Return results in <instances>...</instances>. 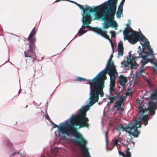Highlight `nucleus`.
<instances>
[{"mask_svg":"<svg viewBox=\"0 0 157 157\" xmlns=\"http://www.w3.org/2000/svg\"><path fill=\"white\" fill-rule=\"evenodd\" d=\"M111 61V58H110L107 62L106 68L92 80L87 81L90 88L89 98L90 101H87L86 102L87 104L82 106L76 115L73 114L72 117L66 121H89V119L86 117V112L90 110V107L98 101L99 95L101 97L103 96V90L105 87L104 81L106 79V74L108 71L109 73L117 72L115 66L113 63Z\"/></svg>","mask_w":157,"mask_h":157,"instance_id":"f257e3e1","label":"nucleus"},{"mask_svg":"<svg viewBox=\"0 0 157 157\" xmlns=\"http://www.w3.org/2000/svg\"><path fill=\"white\" fill-rule=\"evenodd\" d=\"M157 74V68L154 70ZM151 100L148 103L149 106L146 109L143 103H140V101H137L136 105L138 107L139 112L136 119L130 122L126 127H124L122 125L120 124L118 126L120 130L125 131L132 134L135 137H137L140 133L137 128H140L141 124H144L146 126L147 124L149 119L148 116L146 113H147L150 115L155 114V111L157 106V90H154L151 96Z\"/></svg>","mask_w":157,"mask_h":157,"instance_id":"f03ea898","label":"nucleus"},{"mask_svg":"<svg viewBox=\"0 0 157 157\" xmlns=\"http://www.w3.org/2000/svg\"><path fill=\"white\" fill-rule=\"evenodd\" d=\"M117 0H109L100 6L99 8L95 9V11H98L97 14L99 17L105 13L104 10H107L106 16H109L108 21L105 22V27L108 28L109 26L111 27L117 26L116 22L114 20V16L115 13L116 8V3ZM125 0H122V2L124 3Z\"/></svg>","mask_w":157,"mask_h":157,"instance_id":"7ed1b4c3","label":"nucleus"},{"mask_svg":"<svg viewBox=\"0 0 157 157\" xmlns=\"http://www.w3.org/2000/svg\"><path fill=\"white\" fill-rule=\"evenodd\" d=\"M124 39L128 40L131 44H134L138 41H140V43L143 48L146 47L148 50L147 53L151 55H153V51L151 46L149 45V42L141 33H139L132 30L128 25L123 31Z\"/></svg>","mask_w":157,"mask_h":157,"instance_id":"20e7f679","label":"nucleus"},{"mask_svg":"<svg viewBox=\"0 0 157 157\" xmlns=\"http://www.w3.org/2000/svg\"><path fill=\"white\" fill-rule=\"evenodd\" d=\"M139 53V56H136L135 54L132 55L130 54L129 53V57L127 58V61H123L121 62L122 67H128V65H130V68L131 70L133 69H136L138 66V65L137 64L135 61V60L136 59L139 58H141L142 59L140 61V64L141 66L143 67L147 63L148 61V59L146 57L143 56V55L146 54L144 52L140 53L139 52H138Z\"/></svg>","mask_w":157,"mask_h":157,"instance_id":"39448f33","label":"nucleus"},{"mask_svg":"<svg viewBox=\"0 0 157 157\" xmlns=\"http://www.w3.org/2000/svg\"><path fill=\"white\" fill-rule=\"evenodd\" d=\"M109 98L110 100L109 102H113L114 101H117L114 105V114H115L118 113V111L121 113L123 110V108L122 107V104L124 106V101L125 100L126 95H123L121 93L116 94L114 96L109 95Z\"/></svg>","mask_w":157,"mask_h":157,"instance_id":"423d86ee","label":"nucleus"},{"mask_svg":"<svg viewBox=\"0 0 157 157\" xmlns=\"http://www.w3.org/2000/svg\"><path fill=\"white\" fill-rule=\"evenodd\" d=\"M85 25L83 24L82 27L78 31L77 34V35H78L79 36H80L86 33V31L85 30H83L82 29H85L86 27H87L89 29L92 30L95 32L97 33L98 34L101 35L105 38L107 39L111 43L113 53V44L112 43V40L109 39V36L107 35L106 31H102L101 28H92L90 26H85Z\"/></svg>","mask_w":157,"mask_h":157,"instance_id":"0eeeda50","label":"nucleus"},{"mask_svg":"<svg viewBox=\"0 0 157 157\" xmlns=\"http://www.w3.org/2000/svg\"><path fill=\"white\" fill-rule=\"evenodd\" d=\"M78 138L80 139L81 141L76 140L74 141V142L76 144L80 146L84 157H91L88 151V149L85 147L86 141L83 138Z\"/></svg>","mask_w":157,"mask_h":157,"instance_id":"6e6552de","label":"nucleus"},{"mask_svg":"<svg viewBox=\"0 0 157 157\" xmlns=\"http://www.w3.org/2000/svg\"><path fill=\"white\" fill-rule=\"evenodd\" d=\"M108 74L110 77V79L109 85L110 92V95L114 96L115 94H117L115 93V90L114 88L115 86V79L116 76H117L118 74L117 72H111L110 73H108Z\"/></svg>","mask_w":157,"mask_h":157,"instance_id":"1a4fd4ad","label":"nucleus"},{"mask_svg":"<svg viewBox=\"0 0 157 157\" xmlns=\"http://www.w3.org/2000/svg\"><path fill=\"white\" fill-rule=\"evenodd\" d=\"M29 43V48L26 49L24 52L25 56V57H31L33 59L36 57V54L34 49L35 46L33 43Z\"/></svg>","mask_w":157,"mask_h":157,"instance_id":"9d476101","label":"nucleus"},{"mask_svg":"<svg viewBox=\"0 0 157 157\" xmlns=\"http://www.w3.org/2000/svg\"><path fill=\"white\" fill-rule=\"evenodd\" d=\"M96 10H95V9H94V11H97V14H96L95 16V19H100L101 18H102V17H103V19H104V25H103V27L104 29H108V28H109L110 27H112V28H113V27H115V30H116L117 29V27L118 26V25L117 24V26H116V27H111V26H109L107 28H105V22H107V21H108V20H109V16H106V14H105V13H107V10H104V13H105L103 14L102 15V16H101L100 17H98L97 16V14H98V11H95ZM116 23H117L116 22Z\"/></svg>","mask_w":157,"mask_h":157,"instance_id":"9b49d317","label":"nucleus"},{"mask_svg":"<svg viewBox=\"0 0 157 157\" xmlns=\"http://www.w3.org/2000/svg\"><path fill=\"white\" fill-rule=\"evenodd\" d=\"M73 2L75 3L76 5H77L80 8V9L83 10V11H84V12H85V11H89L90 12H96V13L94 15V17H95V16L96 14L97 13V11H94V9H95L98 8L100 6H98L96 7H95L94 8H92L91 7H89V6H86V8L85 10L83 8V7L82 6L77 3L73 1Z\"/></svg>","mask_w":157,"mask_h":157,"instance_id":"f8f14e48","label":"nucleus"},{"mask_svg":"<svg viewBox=\"0 0 157 157\" xmlns=\"http://www.w3.org/2000/svg\"><path fill=\"white\" fill-rule=\"evenodd\" d=\"M85 12L84 11L82 13V21L83 25H88L90 24L92 21V18L90 15H87L84 16Z\"/></svg>","mask_w":157,"mask_h":157,"instance_id":"ddd939ff","label":"nucleus"},{"mask_svg":"<svg viewBox=\"0 0 157 157\" xmlns=\"http://www.w3.org/2000/svg\"><path fill=\"white\" fill-rule=\"evenodd\" d=\"M36 29H35V28H34L29 36L28 40L29 41V43L33 44L36 41V39L33 36L36 34Z\"/></svg>","mask_w":157,"mask_h":157,"instance_id":"4468645a","label":"nucleus"},{"mask_svg":"<svg viewBox=\"0 0 157 157\" xmlns=\"http://www.w3.org/2000/svg\"><path fill=\"white\" fill-rule=\"evenodd\" d=\"M124 48L122 44H119L118 46V57L122 56L123 54Z\"/></svg>","mask_w":157,"mask_h":157,"instance_id":"2eb2a0df","label":"nucleus"},{"mask_svg":"<svg viewBox=\"0 0 157 157\" xmlns=\"http://www.w3.org/2000/svg\"><path fill=\"white\" fill-rule=\"evenodd\" d=\"M127 82V78L126 77H124L123 75H121L119 77V82L121 85H124Z\"/></svg>","mask_w":157,"mask_h":157,"instance_id":"dca6fc26","label":"nucleus"},{"mask_svg":"<svg viewBox=\"0 0 157 157\" xmlns=\"http://www.w3.org/2000/svg\"><path fill=\"white\" fill-rule=\"evenodd\" d=\"M144 69H142L140 70H138L136 72V75L137 77H139L141 76H144Z\"/></svg>","mask_w":157,"mask_h":157,"instance_id":"f3484780","label":"nucleus"},{"mask_svg":"<svg viewBox=\"0 0 157 157\" xmlns=\"http://www.w3.org/2000/svg\"><path fill=\"white\" fill-rule=\"evenodd\" d=\"M118 152L119 155L123 157H130L131 156L130 153L128 151L122 152L119 150Z\"/></svg>","mask_w":157,"mask_h":157,"instance_id":"a211bd4d","label":"nucleus"},{"mask_svg":"<svg viewBox=\"0 0 157 157\" xmlns=\"http://www.w3.org/2000/svg\"><path fill=\"white\" fill-rule=\"evenodd\" d=\"M112 145L113 146V147L115 146H117L119 145H120L121 142L119 141L118 139H116L113 140L112 143Z\"/></svg>","mask_w":157,"mask_h":157,"instance_id":"6ab92c4d","label":"nucleus"},{"mask_svg":"<svg viewBox=\"0 0 157 157\" xmlns=\"http://www.w3.org/2000/svg\"><path fill=\"white\" fill-rule=\"evenodd\" d=\"M123 10L121 8L118 9V11L116 15L117 17L120 18L121 16V15L122 13Z\"/></svg>","mask_w":157,"mask_h":157,"instance_id":"aec40b11","label":"nucleus"},{"mask_svg":"<svg viewBox=\"0 0 157 157\" xmlns=\"http://www.w3.org/2000/svg\"><path fill=\"white\" fill-rule=\"evenodd\" d=\"M110 34H111V37L112 38L115 37L116 36V32L115 31H111L110 32Z\"/></svg>","mask_w":157,"mask_h":157,"instance_id":"412c9836","label":"nucleus"},{"mask_svg":"<svg viewBox=\"0 0 157 157\" xmlns=\"http://www.w3.org/2000/svg\"><path fill=\"white\" fill-rule=\"evenodd\" d=\"M77 81H80L85 80L83 78L80 77H78L77 78Z\"/></svg>","mask_w":157,"mask_h":157,"instance_id":"4be33fe9","label":"nucleus"},{"mask_svg":"<svg viewBox=\"0 0 157 157\" xmlns=\"http://www.w3.org/2000/svg\"><path fill=\"white\" fill-rule=\"evenodd\" d=\"M124 3H123V2H121V3H120L119 6L118 7V9L121 8V10H123L122 8H123V5Z\"/></svg>","mask_w":157,"mask_h":157,"instance_id":"5701e85b","label":"nucleus"},{"mask_svg":"<svg viewBox=\"0 0 157 157\" xmlns=\"http://www.w3.org/2000/svg\"><path fill=\"white\" fill-rule=\"evenodd\" d=\"M44 116L46 117V118L48 120L50 119L48 115L47 114V113H46L44 115Z\"/></svg>","mask_w":157,"mask_h":157,"instance_id":"b1692460","label":"nucleus"},{"mask_svg":"<svg viewBox=\"0 0 157 157\" xmlns=\"http://www.w3.org/2000/svg\"><path fill=\"white\" fill-rule=\"evenodd\" d=\"M154 64L155 67H157V61L155 59L154 60Z\"/></svg>","mask_w":157,"mask_h":157,"instance_id":"393cba45","label":"nucleus"},{"mask_svg":"<svg viewBox=\"0 0 157 157\" xmlns=\"http://www.w3.org/2000/svg\"><path fill=\"white\" fill-rule=\"evenodd\" d=\"M108 133L107 132H106L105 133V137L106 138H107V136H108Z\"/></svg>","mask_w":157,"mask_h":157,"instance_id":"a878e982","label":"nucleus"},{"mask_svg":"<svg viewBox=\"0 0 157 157\" xmlns=\"http://www.w3.org/2000/svg\"><path fill=\"white\" fill-rule=\"evenodd\" d=\"M147 82L149 85H150L151 86H152V85L148 81Z\"/></svg>","mask_w":157,"mask_h":157,"instance_id":"bb28decb","label":"nucleus"},{"mask_svg":"<svg viewBox=\"0 0 157 157\" xmlns=\"http://www.w3.org/2000/svg\"><path fill=\"white\" fill-rule=\"evenodd\" d=\"M113 57V55H111V56H110V58H112V57Z\"/></svg>","mask_w":157,"mask_h":157,"instance_id":"cd10ccee","label":"nucleus"},{"mask_svg":"<svg viewBox=\"0 0 157 157\" xmlns=\"http://www.w3.org/2000/svg\"><path fill=\"white\" fill-rule=\"evenodd\" d=\"M124 144L125 145H127V146H128V144L127 143H125V144Z\"/></svg>","mask_w":157,"mask_h":157,"instance_id":"c85d7f7f","label":"nucleus"},{"mask_svg":"<svg viewBox=\"0 0 157 157\" xmlns=\"http://www.w3.org/2000/svg\"><path fill=\"white\" fill-rule=\"evenodd\" d=\"M129 142L130 143L131 142V143H132L133 144V142H132L131 141H130V140H129Z\"/></svg>","mask_w":157,"mask_h":157,"instance_id":"c756f323","label":"nucleus"},{"mask_svg":"<svg viewBox=\"0 0 157 157\" xmlns=\"http://www.w3.org/2000/svg\"><path fill=\"white\" fill-rule=\"evenodd\" d=\"M98 104L99 105H100V104H101V102H98Z\"/></svg>","mask_w":157,"mask_h":157,"instance_id":"7c9ffc66","label":"nucleus"},{"mask_svg":"<svg viewBox=\"0 0 157 157\" xmlns=\"http://www.w3.org/2000/svg\"><path fill=\"white\" fill-rule=\"evenodd\" d=\"M133 92H130V94H131Z\"/></svg>","mask_w":157,"mask_h":157,"instance_id":"2f4dec72","label":"nucleus"},{"mask_svg":"<svg viewBox=\"0 0 157 157\" xmlns=\"http://www.w3.org/2000/svg\"><path fill=\"white\" fill-rule=\"evenodd\" d=\"M17 153V152H15L13 154H16V153Z\"/></svg>","mask_w":157,"mask_h":157,"instance_id":"473e14b6","label":"nucleus"},{"mask_svg":"<svg viewBox=\"0 0 157 157\" xmlns=\"http://www.w3.org/2000/svg\"><path fill=\"white\" fill-rule=\"evenodd\" d=\"M60 0H56V1H57V2H58Z\"/></svg>","mask_w":157,"mask_h":157,"instance_id":"72a5a7b5","label":"nucleus"},{"mask_svg":"<svg viewBox=\"0 0 157 157\" xmlns=\"http://www.w3.org/2000/svg\"><path fill=\"white\" fill-rule=\"evenodd\" d=\"M55 134L56 135V132H55Z\"/></svg>","mask_w":157,"mask_h":157,"instance_id":"f704fd0d","label":"nucleus"},{"mask_svg":"<svg viewBox=\"0 0 157 157\" xmlns=\"http://www.w3.org/2000/svg\"><path fill=\"white\" fill-rule=\"evenodd\" d=\"M27 106H28V105H27L26 106V107H27Z\"/></svg>","mask_w":157,"mask_h":157,"instance_id":"c9c22d12","label":"nucleus"}]
</instances>
